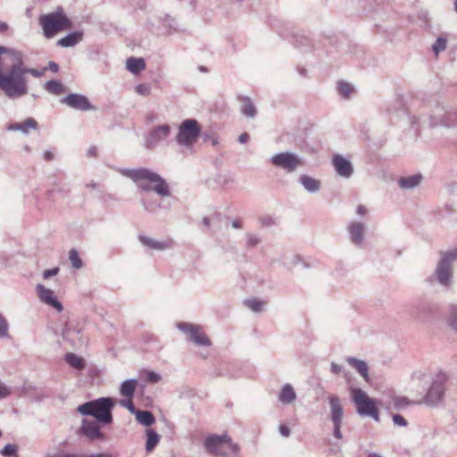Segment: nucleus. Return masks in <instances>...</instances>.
I'll return each instance as SVG.
<instances>
[{
    "mask_svg": "<svg viewBox=\"0 0 457 457\" xmlns=\"http://www.w3.org/2000/svg\"><path fill=\"white\" fill-rule=\"evenodd\" d=\"M259 221L263 227H270L275 224V219L270 215H264L261 217Z\"/></svg>",
    "mask_w": 457,
    "mask_h": 457,
    "instance_id": "nucleus-48",
    "label": "nucleus"
},
{
    "mask_svg": "<svg viewBox=\"0 0 457 457\" xmlns=\"http://www.w3.org/2000/svg\"><path fill=\"white\" fill-rule=\"evenodd\" d=\"M135 415L137 420L145 427H149L155 422L154 414L149 411H138Z\"/></svg>",
    "mask_w": 457,
    "mask_h": 457,
    "instance_id": "nucleus-36",
    "label": "nucleus"
},
{
    "mask_svg": "<svg viewBox=\"0 0 457 457\" xmlns=\"http://www.w3.org/2000/svg\"><path fill=\"white\" fill-rule=\"evenodd\" d=\"M61 102L76 110L88 111L93 109L88 99L85 96L79 94H70L63 97Z\"/></svg>",
    "mask_w": 457,
    "mask_h": 457,
    "instance_id": "nucleus-18",
    "label": "nucleus"
},
{
    "mask_svg": "<svg viewBox=\"0 0 457 457\" xmlns=\"http://www.w3.org/2000/svg\"><path fill=\"white\" fill-rule=\"evenodd\" d=\"M9 337V323L4 314L0 312V339L8 338Z\"/></svg>",
    "mask_w": 457,
    "mask_h": 457,
    "instance_id": "nucleus-40",
    "label": "nucleus"
},
{
    "mask_svg": "<svg viewBox=\"0 0 457 457\" xmlns=\"http://www.w3.org/2000/svg\"><path fill=\"white\" fill-rule=\"evenodd\" d=\"M60 269L58 267H55V268H53V269H49V270H46L43 271V278L44 279H48L50 278L51 277H54V276H56L59 272Z\"/></svg>",
    "mask_w": 457,
    "mask_h": 457,
    "instance_id": "nucleus-50",
    "label": "nucleus"
},
{
    "mask_svg": "<svg viewBox=\"0 0 457 457\" xmlns=\"http://www.w3.org/2000/svg\"><path fill=\"white\" fill-rule=\"evenodd\" d=\"M248 139H249V135L245 132L242 133L238 137V141L241 144L246 143L248 141Z\"/></svg>",
    "mask_w": 457,
    "mask_h": 457,
    "instance_id": "nucleus-62",
    "label": "nucleus"
},
{
    "mask_svg": "<svg viewBox=\"0 0 457 457\" xmlns=\"http://www.w3.org/2000/svg\"><path fill=\"white\" fill-rule=\"evenodd\" d=\"M299 182L303 188L309 193L314 194L320 189V181L308 175H301L299 177Z\"/></svg>",
    "mask_w": 457,
    "mask_h": 457,
    "instance_id": "nucleus-28",
    "label": "nucleus"
},
{
    "mask_svg": "<svg viewBox=\"0 0 457 457\" xmlns=\"http://www.w3.org/2000/svg\"><path fill=\"white\" fill-rule=\"evenodd\" d=\"M120 404L122 407L127 408L133 414H136V412L138 411L136 409V407L134 406V404L132 403V399H129V398L122 399V400L120 401Z\"/></svg>",
    "mask_w": 457,
    "mask_h": 457,
    "instance_id": "nucleus-46",
    "label": "nucleus"
},
{
    "mask_svg": "<svg viewBox=\"0 0 457 457\" xmlns=\"http://www.w3.org/2000/svg\"><path fill=\"white\" fill-rule=\"evenodd\" d=\"M65 361L67 363L78 370H82L86 367V362L82 357L78 356L75 353H67L65 355Z\"/></svg>",
    "mask_w": 457,
    "mask_h": 457,
    "instance_id": "nucleus-35",
    "label": "nucleus"
},
{
    "mask_svg": "<svg viewBox=\"0 0 457 457\" xmlns=\"http://www.w3.org/2000/svg\"><path fill=\"white\" fill-rule=\"evenodd\" d=\"M114 402L110 397H101L78 406L77 411L83 416H92L101 424L106 425L112 421V409Z\"/></svg>",
    "mask_w": 457,
    "mask_h": 457,
    "instance_id": "nucleus-4",
    "label": "nucleus"
},
{
    "mask_svg": "<svg viewBox=\"0 0 457 457\" xmlns=\"http://www.w3.org/2000/svg\"><path fill=\"white\" fill-rule=\"evenodd\" d=\"M81 457H109V454H107V453H92V454L81 455Z\"/></svg>",
    "mask_w": 457,
    "mask_h": 457,
    "instance_id": "nucleus-63",
    "label": "nucleus"
},
{
    "mask_svg": "<svg viewBox=\"0 0 457 457\" xmlns=\"http://www.w3.org/2000/svg\"><path fill=\"white\" fill-rule=\"evenodd\" d=\"M101 422L83 419L78 433L83 435L89 442L104 441L105 435L101 431Z\"/></svg>",
    "mask_w": 457,
    "mask_h": 457,
    "instance_id": "nucleus-13",
    "label": "nucleus"
},
{
    "mask_svg": "<svg viewBox=\"0 0 457 457\" xmlns=\"http://www.w3.org/2000/svg\"><path fill=\"white\" fill-rule=\"evenodd\" d=\"M84 37L83 30H76L69 33L57 41V46L61 47H72L82 41Z\"/></svg>",
    "mask_w": 457,
    "mask_h": 457,
    "instance_id": "nucleus-22",
    "label": "nucleus"
},
{
    "mask_svg": "<svg viewBox=\"0 0 457 457\" xmlns=\"http://www.w3.org/2000/svg\"><path fill=\"white\" fill-rule=\"evenodd\" d=\"M47 68L41 70L29 68L24 63V54L21 51L14 53V62L12 63V82L8 98H21L28 94L29 86L27 75H32L35 78H41L45 75Z\"/></svg>",
    "mask_w": 457,
    "mask_h": 457,
    "instance_id": "nucleus-2",
    "label": "nucleus"
},
{
    "mask_svg": "<svg viewBox=\"0 0 457 457\" xmlns=\"http://www.w3.org/2000/svg\"><path fill=\"white\" fill-rule=\"evenodd\" d=\"M457 261V247L441 252L440 258L435 270L437 283L449 288L453 280V263Z\"/></svg>",
    "mask_w": 457,
    "mask_h": 457,
    "instance_id": "nucleus-7",
    "label": "nucleus"
},
{
    "mask_svg": "<svg viewBox=\"0 0 457 457\" xmlns=\"http://www.w3.org/2000/svg\"><path fill=\"white\" fill-rule=\"evenodd\" d=\"M18 447L12 444H7L1 451L0 454L4 457H18Z\"/></svg>",
    "mask_w": 457,
    "mask_h": 457,
    "instance_id": "nucleus-42",
    "label": "nucleus"
},
{
    "mask_svg": "<svg viewBox=\"0 0 457 457\" xmlns=\"http://www.w3.org/2000/svg\"><path fill=\"white\" fill-rule=\"evenodd\" d=\"M18 50L6 46H0V89L8 97L10 92L11 82L12 79V65L6 72H2V54H7L10 57L12 63L14 62V53Z\"/></svg>",
    "mask_w": 457,
    "mask_h": 457,
    "instance_id": "nucleus-12",
    "label": "nucleus"
},
{
    "mask_svg": "<svg viewBox=\"0 0 457 457\" xmlns=\"http://www.w3.org/2000/svg\"><path fill=\"white\" fill-rule=\"evenodd\" d=\"M171 133V127L162 124L154 128L145 141V146L148 149L157 146L162 141L167 139Z\"/></svg>",
    "mask_w": 457,
    "mask_h": 457,
    "instance_id": "nucleus-15",
    "label": "nucleus"
},
{
    "mask_svg": "<svg viewBox=\"0 0 457 457\" xmlns=\"http://www.w3.org/2000/svg\"><path fill=\"white\" fill-rule=\"evenodd\" d=\"M447 326L455 333H457V303L449 305L445 316Z\"/></svg>",
    "mask_w": 457,
    "mask_h": 457,
    "instance_id": "nucleus-31",
    "label": "nucleus"
},
{
    "mask_svg": "<svg viewBox=\"0 0 457 457\" xmlns=\"http://www.w3.org/2000/svg\"><path fill=\"white\" fill-rule=\"evenodd\" d=\"M445 120H448L449 121L454 122L453 126L457 125V113L453 112L446 111V115L445 117Z\"/></svg>",
    "mask_w": 457,
    "mask_h": 457,
    "instance_id": "nucleus-54",
    "label": "nucleus"
},
{
    "mask_svg": "<svg viewBox=\"0 0 457 457\" xmlns=\"http://www.w3.org/2000/svg\"><path fill=\"white\" fill-rule=\"evenodd\" d=\"M58 457H81V455L76 453H60Z\"/></svg>",
    "mask_w": 457,
    "mask_h": 457,
    "instance_id": "nucleus-64",
    "label": "nucleus"
},
{
    "mask_svg": "<svg viewBox=\"0 0 457 457\" xmlns=\"http://www.w3.org/2000/svg\"><path fill=\"white\" fill-rule=\"evenodd\" d=\"M36 292L41 303L54 308L58 312L63 311L62 303L58 300L54 290L46 287L42 284H37L36 286Z\"/></svg>",
    "mask_w": 457,
    "mask_h": 457,
    "instance_id": "nucleus-14",
    "label": "nucleus"
},
{
    "mask_svg": "<svg viewBox=\"0 0 457 457\" xmlns=\"http://www.w3.org/2000/svg\"><path fill=\"white\" fill-rule=\"evenodd\" d=\"M278 430H279L280 435L284 437L289 436L290 432H291L289 428L286 425H280L278 428Z\"/></svg>",
    "mask_w": 457,
    "mask_h": 457,
    "instance_id": "nucleus-55",
    "label": "nucleus"
},
{
    "mask_svg": "<svg viewBox=\"0 0 457 457\" xmlns=\"http://www.w3.org/2000/svg\"><path fill=\"white\" fill-rule=\"evenodd\" d=\"M47 69L52 72H57L59 71V65L54 62H49Z\"/></svg>",
    "mask_w": 457,
    "mask_h": 457,
    "instance_id": "nucleus-61",
    "label": "nucleus"
},
{
    "mask_svg": "<svg viewBox=\"0 0 457 457\" xmlns=\"http://www.w3.org/2000/svg\"><path fill=\"white\" fill-rule=\"evenodd\" d=\"M392 420L395 426H398V427H406L407 426L406 420L400 414H394L392 417Z\"/></svg>",
    "mask_w": 457,
    "mask_h": 457,
    "instance_id": "nucleus-49",
    "label": "nucleus"
},
{
    "mask_svg": "<svg viewBox=\"0 0 457 457\" xmlns=\"http://www.w3.org/2000/svg\"><path fill=\"white\" fill-rule=\"evenodd\" d=\"M329 405L332 422H342L344 411L339 397L336 395L330 396Z\"/></svg>",
    "mask_w": 457,
    "mask_h": 457,
    "instance_id": "nucleus-23",
    "label": "nucleus"
},
{
    "mask_svg": "<svg viewBox=\"0 0 457 457\" xmlns=\"http://www.w3.org/2000/svg\"><path fill=\"white\" fill-rule=\"evenodd\" d=\"M69 259H70V261L71 262L72 267L75 270H79V269L82 268L83 262H82L81 259L79 258V253H78V251L76 249L70 250V252H69Z\"/></svg>",
    "mask_w": 457,
    "mask_h": 457,
    "instance_id": "nucleus-39",
    "label": "nucleus"
},
{
    "mask_svg": "<svg viewBox=\"0 0 457 457\" xmlns=\"http://www.w3.org/2000/svg\"><path fill=\"white\" fill-rule=\"evenodd\" d=\"M126 67L130 72L138 74L145 69V62L143 58L130 57L127 60Z\"/></svg>",
    "mask_w": 457,
    "mask_h": 457,
    "instance_id": "nucleus-32",
    "label": "nucleus"
},
{
    "mask_svg": "<svg viewBox=\"0 0 457 457\" xmlns=\"http://www.w3.org/2000/svg\"><path fill=\"white\" fill-rule=\"evenodd\" d=\"M244 304L253 312H261L263 310V303L257 299H246Z\"/></svg>",
    "mask_w": 457,
    "mask_h": 457,
    "instance_id": "nucleus-38",
    "label": "nucleus"
},
{
    "mask_svg": "<svg viewBox=\"0 0 457 457\" xmlns=\"http://www.w3.org/2000/svg\"><path fill=\"white\" fill-rule=\"evenodd\" d=\"M346 361L349 365L355 369L365 380H368L369 368L366 361L356 359L354 357H348Z\"/></svg>",
    "mask_w": 457,
    "mask_h": 457,
    "instance_id": "nucleus-29",
    "label": "nucleus"
},
{
    "mask_svg": "<svg viewBox=\"0 0 457 457\" xmlns=\"http://www.w3.org/2000/svg\"><path fill=\"white\" fill-rule=\"evenodd\" d=\"M237 99L241 102V113L247 118H254L257 114V109L251 98L248 96H238Z\"/></svg>",
    "mask_w": 457,
    "mask_h": 457,
    "instance_id": "nucleus-25",
    "label": "nucleus"
},
{
    "mask_svg": "<svg viewBox=\"0 0 457 457\" xmlns=\"http://www.w3.org/2000/svg\"><path fill=\"white\" fill-rule=\"evenodd\" d=\"M341 424H342V422H333V425H334L333 434H334V436L338 439L342 438V434H341V430H340Z\"/></svg>",
    "mask_w": 457,
    "mask_h": 457,
    "instance_id": "nucleus-52",
    "label": "nucleus"
},
{
    "mask_svg": "<svg viewBox=\"0 0 457 457\" xmlns=\"http://www.w3.org/2000/svg\"><path fill=\"white\" fill-rule=\"evenodd\" d=\"M352 400L356 406V411L360 416L371 417L376 421L379 420V414L376 403L370 398L366 392L360 388H351Z\"/></svg>",
    "mask_w": 457,
    "mask_h": 457,
    "instance_id": "nucleus-8",
    "label": "nucleus"
},
{
    "mask_svg": "<svg viewBox=\"0 0 457 457\" xmlns=\"http://www.w3.org/2000/svg\"><path fill=\"white\" fill-rule=\"evenodd\" d=\"M330 370L333 374H339L343 371V369L340 365L336 362H331Z\"/></svg>",
    "mask_w": 457,
    "mask_h": 457,
    "instance_id": "nucleus-56",
    "label": "nucleus"
},
{
    "mask_svg": "<svg viewBox=\"0 0 457 457\" xmlns=\"http://www.w3.org/2000/svg\"><path fill=\"white\" fill-rule=\"evenodd\" d=\"M270 162L287 173L295 172L303 165V158L292 152H281L271 156Z\"/></svg>",
    "mask_w": 457,
    "mask_h": 457,
    "instance_id": "nucleus-10",
    "label": "nucleus"
},
{
    "mask_svg": "<svg viewBox=\"0 0 457 457\" xmlns=\"http://www.w3.org/2000/svg\"><path fill=\"white\" fill-rule=\"evenodd\" d=\"M160 441V436L153 429L146 430L145 450L147 453L152 452Z\"/></svg>",
    "mask_w": 457,
    "mask_h": 457,
    "instance_id": "nucleus-37",
    "label": "nucleus"
},
{
    "mask_svg": "<svg viewBox=\"0 0 457 457\" xmlns=\"http://www.w3.org/2000/svg\"><path fill=\"white\" fill-rule=\"evenodd\" d=\"M261 243V238L255 235L248 233L246 234V244L249 247H254Z\"/></svg>",
    "mask_w": 457,
    "mask_h": 457,
    "instance_id": "nucleus-45",
    "label": "nucleus"
},
{
    "mask_svg": "<svg viewBox=\"0 0 457 457\" xmlns=\"http://www.w3.org/2000/svg\"><path fill=\"white\" fill-rule=\"evenodd\" d=\"M427 378L426 374L425 373H422V372H418V373H413L412 374V377H411V379L413 381L415 380H423Z\"/></svg>",
    "mask_w": 457,
    "mask_h": 457,
    "instance_id": "nucleus-59",
    "label": "nucleus"
},
{
    "mask_svg": "<svg viewBox=\"0 0 457 457\" xmlns=\"http://www.w3.org/2000/svg\"><path fill=\"white\" fill-rule=\"evenodd\" d=\"M61 335L73 347L81 346L84 343L80 329L69 323H65Z\"/></svg>",
    "mask_w": 457,
    "mask_h": 457,
    "instance_id": "nucleus-19",
    "label": "nucleus"
},
{
    "mask_svg": "<svg viewBox=\"0 0 457 457\" xmlns=\"http://www.w3.org/2000/svg\"><path fill=\"white\" fill-rule=\"evenodd\" d=\"M141 202L145 210L149 212H155L158 209L162 208L161 204H156L155 202L153 201L142 199Z\"/></svg>",
    "mask_w": 457,
    "mask_h": 457,
    "instance_id": "nucleus-44",
    "label": "nucleus"
},
{
    "mask_svg": "<svg viewBox=\"0 0 457 457\" xmlns=\"http://www.w3.org/2000/svg\"><path fill=\"white\" fill-rule=\"evenodd\" d=\"M296 393L291 384H285L278 395V400L282 404H291L296 400Z\"/></svg>",
    "mask_w": 457,
    "mask_h": 457,
    "instance_id": "nucleus-27",
    "label": "nucleus"
},
{
    "mask_svg": "<svg viewBox=\"0 0 457 457\" xmlns=\"http://www.w3.org/2000/svg\"><path fill=\"white\" fill-rule=\"evenodd\" d=\"M204 445L208 453L218 457H234L239 453L238 445L233 443L228 435H211Z\"/></svg>",
    "mask_w": 457,
    "mask_h": 457,
    "instance_id": "nucleus-6",
    "label": "nucleus"
},
{
    "mask_svg": "<svg viewBox=\"0 0 457 457\" xmlns=\"http://www.w3.org/2000/svg\"><path fill=\"white\" fill-rule=\"evenodd\" d=\"M43 157H44V159H45L46 161L49 162V161L54 160V154L52 151H50V150H46V151H44V153H43Z\"/></svg>",
    "mask_w": 457,
    "mask_h": 457,
    "instance_id": "nucleus-58",
    "label": "nucleus"
},
{
    "mask_svg": "<svg viewBox=\"0 0 457 457\" xmlns=\"http://www.w3.org/2000/svg\"><path fill=\"white\" fill-rule=\"evenodd\" d=\"M146 378L151 383H157L161 380V376L154 371H150L147 373Z\"/></svg>",
    "mask_w": 457,
    "mask_h": 457,
    "instance_id": "nucleus-51",
    "label": "nucleus"
},
{
    "mask_svg": "<svg viewBox=\"0 0 457 457\" xmlns=\"http://www.w3.org/2000/svg\"><path fill=\"white\" fill-rule=\"evenodd\" d=\"M135 91L140 96H148L150 94V86L147 84H139L136 87Z\"/></svg>",
    "mask_w": 457,
    "mask_h": 457,
    "instance_id": "nucleus-47",
    "label": "nucleus"
},
{
    "mask_svg": "<svg viewBox=\"0 0 457 457\" xmlns=\"http://www.w3.org/2000/svg\"><path fill=\"white\" fill-rule=\"evenodd\" d=\"M332 165L337 174L342 178L349 179L353 174L352 162L341 154H335L332 157Z\"/></svg>",
    "mask_w": 457,
    "mask_h": 457,
    "instance_id": "nucleus-16",
    "label": "nucleus"
},
{
    "mask_svg": "<svg viewBox=\"0 0 457 457\" xmlns=\"http://www.w3.org/2000/svg\"><path fill=\"white\" fill-rule=\"evenodd\" d=\"M421 181L420 175H412L406 178H401L399 179V186L402 188L411 189L420 185Z\"/></svg>",
    "mask_w": 457,
    "mask_h": 457,
    "instance_id": "nucleus-34",
    "label": "nucleus"
},
{
    "mask_svg": "<svg viewBox=\"0 0 457 457\" xmlns=\"http://www.w3.org/2000/svg\"><path fill=\"white\" fill-rule=\"evenodd\" d=\"M10 394L11 390L0 382V399L7 397Z\"/></svg>",
    "mask_w": 457,
    "mask_h": 457,
    "instance_id": "nucleus-53",
    "label": "nucleus"
},
{
    "mask_svg": "<svg viewBox=\"0 0 457 457\" xmlns=\"http://www.w3.org/2000/svg\"><path fill=\"white\" fill-rule=\"evenodd\" d=\"M365 224L362 221L352 220L347 226L350 241L355 245H361L365 237Z\"/></svg>",
    "mask_w": 457,
    "mask_h": 457,
    "instance_id": "nucleus-17",
    "label": "nucleus"
},
{
    "mask_svg": "<svg viewBox=\"0 0 457 457\" xmlns=\"http://www.w3.org/2000/svg\"><path fill=\"white\" fill-rule=\"evenodd\" d=\"M120 173L132 179L138 189L143 192H154L162 198L170 196V187L166 180L149 169H121Z\"/></svg>",
    "mask_w": 457,
    "mask_h": 457,
    "instance_id": "nucleus-1",
    "label": "nucleus"
},
{
    "mask_svg": "<svg viewBox=\"0 0 457 457\" xmlns=\"http://www.w3.org/2000/svg\"><path fill=\"white\" fill-rule=\"evenodd\" d=\"M436 306L430 302H420L415 309V314L419 319L425 320L436 312Z\"/></svg>",
    "mask_w": 457,
    "mask_h": 457,
    "instance_id": "nucleus-26",
    "label": "nucleus"
},
{
    "mask_svg": "<svg viewBox=\"0 0 457 457\" xmlns=\"http://www.w3.org/2000/svg\"><path fill=\"white\" fill-rule=\"evenodd\" d=\"M38 23L46 38H53L58 33L72 28V22L62 6H57L54 11L49 13L41 14L38 18Z\"/></svg>",
    "mask_w": 457,
    "mask_h": 457,
    "instance_id": "nucleus-3",
    "label": "nucleus"
},
{
    "mask_svg": "<svg viewBox=\"0 0 457 457\" xmlns=\"http://www.w3.org/2000/svg\"><path fill=\"white\" fill-rule=\"evenodd\" d=\"M356 213L360 216H365L368 213V209L364 205L359 204L356 207Z\"/></svg>",
    "mask_w": 457,
    "mask_h": 457,
    "instance_id": "nucleus-57",
    "label": "nucleus"
},
{
    "mask_svg": "<svg viewBox=\"0 0 457 457\" xmlns=\"http://www.w3.org/2000/svg\"><path fill=\"white\" fill-rule=\"evenodd\" d=\"M201 130L196 120L187 119L180 123L175 140L184 154H194V146L201 135Z\"/></svg>",
    "mask_w": 457,
    "mask_h": 457,
    "instance_id": "nucleus-5",
    "label": "nucleus"
},
{
    "mask_svg": "<svg viewBox=\"0 0 457 457\" xmlns=\"http://www.w3.org/2000/svg\"><path fill=\"white\" fill-rule=\"evenodd\" d=\"M447 39L444 37H438L433 45L432 48L436 54L444 51L446 48Z\"/></svg>",
    "mask_w": 457,
    "mask_h": 457,
    "instance_id": "nucleus-43",
    "label": "nucleus"
},
{
    "mask_svg": "<svg viewBox=\"0 0 457 457\" xmlns=\"http://www.w3.org/2000/svg\"><path fill=\"white\" fill-rule=\"evenodd\" d=\"M37 122L32 118L26 119L23 122L12 123L7 127L10 131H20L23 134H28L29 129H37Z\"/></svg>",
    "mask_w": 457,
    "mask_h": 457,
    "instance_id": "nucleus-24",
    "label": "nucleus"
},
{
    "mask_svg": "<svg viewBox=\"0 0 457 457\" xmlns=\"http://www.w3.org/2000/svg\"><path fill=\"white\" fill-rule=\"evenodd\" d=\"M337 90L341 96H343L345 98H348L352 92L353 91V87L351 84L345 81H341L337 85Z\"/></svg>",
    "mask_w": 457,
    "mask_h": 457,
    "instance_id": "nucleus-41",
    "label": "nucleus"
},
{
    "mask_svg": "<svg viewBox=\"0 0 457 457\" xmlns=\"http://www.w3.org/2000/svg\"><path fill=\"white\" fill-rule=\"evenodd\" d=\"M446 115V110L444 107L437 106L431 114L429 118V126H445V127H453L454 122L449 121L445 120V117Z\"/></svg>",
    "mask_w": 457,
    "mask_h": 457,
    "instance_id": "nucleus-21",
    "label": "nucleus"
},
{
    "mask_svg": "<svg viewBox=\"0 0 457 457\" xmlns=\"http://www.w3.org/2000/svg\"><path fill=\"white\" fill-rule=\"evenodd\" d=\"M44 88L49 94L59 96L65 92V87L58 80L51 79L45 83Z\"/></svg>",
    "mask_w": 457,
    "mask_h": 457,
    "instance_id": "nucleus-33",
    "label": "nucleus"
},
{
    "mask_svg": "<svg viewBox=\"0 0 457 457\" xmlns=\"http://www.w3.org/2000/svg\"><path fill=\"white\" fill-rule=\"evenodd\" d=\"M447 379V375L444 372H439L435 376L424 398L428 405L436 406L443 401Z\"/></svg>",
    "mask_w": 457,
    "mask_h": 457,
    "instance_id": "nucleus-9",
    "label": "nucleus"
},
{
    "mask_svg": "<svg viewBox=\"0 0 457 457\" xmlns=\"http://www.w3.org/2000/svg\"><path fill=\"white\" fill-rule=\"evenodd\" d=\"M177 328L188 336V339L200 346L211 345V340L204 333L202 327L192 323L179 322Z\"/></svg>",
    "mask_w": 457,
    "mask_h": 457,
    "instance_id": "nucleus-11",
    "label": "nucleus"
},
{
    "mask_svg": "<svg viewBox=\"0 0 457 457\" xmlns=\"http://www.w3.org/2000/svg\"><path fill=\"white\" fill-rule=\"evenodd\" d=\"M138 239L143 245L152 250L164 251L173 247V241L171 239L159 241L143 235L138 236Z\"/></svg>",
    "mask_w": 457,
    "mask_h": 457,
    "instance_id": "nucleus-20",
    "label": "nucleus"
},
{
    "mask_svg": "<svg viewBox=\"0 0 457 457\" xmlns=\"http://www.w3.org/2000/svg\"><path fill=\"white\" fill-rule=\"evenodd\" d=\"M137 386V380L135 378L128 379L122 382L120 387V394L125 398L132 399Z\"/></svg>",
    "mask_w": 457,
    "mask_h": 457,
    "instance_id": "nucleus-30",
    "label": "nucleus"
},
{
    "mask_svg": "<svg viewBox=\"0 0 457 457\" xmlns=\"http://www.w3.org/2000/svg\"><path fill=\"white\" fill-rule=\"evenodd\" d=\"M97 154V148L96 146H90L87 151V155L88 157H95Z\"/></svg>",
    "mask_w": 457,
    "mask_h": 457,
    "instance_id": "nucleus-60",
    "label": "nucleus"
}]
</instances>
